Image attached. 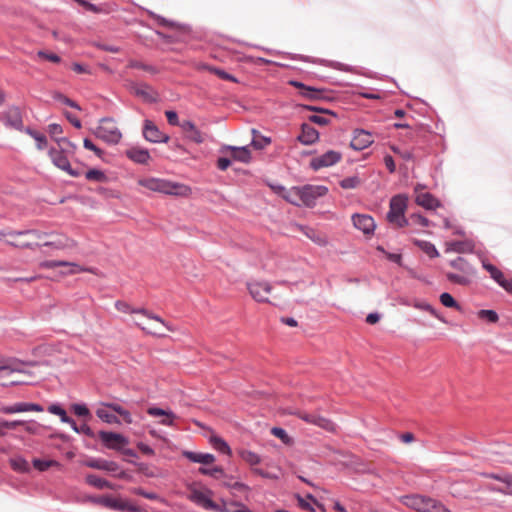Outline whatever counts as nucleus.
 Listing matches in <instances>:
<instances>
[{"label": "nucleus", "instance_id": "30", "mask_svg": "<svg viewBox=\"0 0 512 512\" xmlns=\"http://www.w3.org/2000/svg\"><path fill=\"white\" fill-rule=\"evenodd\" d=\"M415 202L427 210H434L441 206L440 201L428 192L418 194Z\"/></svg>", "mask_w": 512, "mask_h": 512}, {"label": "nucleus", "instance_id": "40", "mask_svg": "<svg viewBox=\"0 0 512 512\" xmlns=\"http://www.w3.org/2000/svg\"><path fill=\"white\" fill-rule=\"evenodd\" d=\"M198 472L202 475H207L213 477L215 479H220L223 477H227V474L224 472L223 468L220 466H215L212 468L200 467Z\"/></svg>", "mask_w": 512, "mask_h": 512}, {"label": "nucleus", "instance_id": "3", "mask_svg": "<svg viewBox=\"0 0 512 512\" xmlns=\"http://www.w3.org/2000/svg\"><path fill=\"white\" fill-rule=\"evenodd\" d=\"M139 184L151 191L168 195H181L185 186L159 178H148L139 181Z\"/></svg>", "mask_w": 512, "mask_h": 512}, {"label": "nucleus", "instance_id": "49", "mask_svg": "<svg viewBox=\"0 0 512 512\" xmlns=\"http://www.w3.org/2000/svg\"><path fill=\"white\" fill-rule=\"evenodd\" d=\"M440 302L443 306L447 307V308H455L457 310H460L461 307L460 305L458 304V302L454 299V297L448 293V292H443L440 297Z\"/></svg>", "mask_w": 512, "mask_h": 512}, {"label": "nucleus", "instance_id": "25", "mask_svg": "<svg viewBox=\"0 0 512 512\" xmlns=\"http://www.w3.org/2000/svg\"><path fill=\"white\" fill-rule=\"evenodd\" d=\"M491 478L496 479L501 482L500 485H495L491 487V490L494 492H498L501 494L512 495V476L509 474H505L503 476L491 474Z\"/></svg>", "mask_w": 512, "mask_h": 512}, {"label": "nucleus", "instance_id": "10", "mask_svg": "<svg viewBox=\"0 0 512 512\" xmlns=\"http://www.w3.org/2000/svg\"><path fill=\"white\" fill-rule=\"evenodd\" d=\"M373 142V135L370 131L361 128H356L352 133L350 147L353 150L361 151L369 147Z\"/></svg>", "mask_w": 512, "mask_h": 512}, {"label": "nucleus", "instance_id": "38", "mask_svg": "<svg viewBox=\"0 0 512 512\" xmlns=\"http://www.w3.org/2000/svg\"><path fill=\"white\" fill-rule=\"evenodd\" d=\"M23 363L20 362V361H9L3 365L0 366V372H3V373H6L7 375L8 374H11V373H27V371H25L24 369L21 368V365Z\"/></svg>", "mask_w": 512, "mask_h": 512}, {"label": "nucleus", "instance_id": "35", "mask_svg": "<svg viewBox=\"0 0 512 512\" xmlns=\"http://www.w3.org/2000/svg\"><path fill=\"white\" fill-rule=\"evenodd\" d=\"M414 244L418 246L424 253H426L430 258L439 257V251L435 247V245L429 241L425 240H414Z\"/></svg>", "mask_w": 512, "mask_h": 512}, {"label": "nucleus", "instance_id": "55", "mask_svg": "<svg viewBox=\"0 0 512 512\" xmlns=\"http://www.w3.org/2000/svg\"><path fill=\"white\" fill-rule=\"evenodd\" d=\"M53 99L63 103L64 105H67V106H69L71 108H74V109H77V110H81V107L79 106V104L77 102H75L74 100L68 98L67 96H65L64 94H62L60 92H56L53 95Z\"/></svg>", "mask_w": 512, "mask_h": 512}, {"label": "nucleus", "instance_id": "50", "mask_svg": "<svg viewBox=\"0 0 512 512\" xmlns=\"http://www.w3.org/2000/svg\"><path fill=\"white\" fill-rule=\"evenodd\" d=\"M478 317L488 323H496L499 316L495 310L492 309H481L478 311Z\"/></svg>", "mask_w": 512, "mask_h": 512}, {"label": "nucleus", "instance_id": "51", "mask_svg": "<svg viewBox=\"0 0 512 512\" xmlns=\"http://www.w3.org/2000/svg\"><path fill=\"white\" fill-rule=\"evenodd\" d=\"M131 313H141V314L145 315L146 317H148L149 319H153V320L160 322L163 326H165L167 328L168 331L173 330L160 316L149 312L145 308L134 309L131 311Z\"/></svg>", "mask_w": 512, "mask_h": 512}, {"label": "nucleus", "instance_id": "6", "mask_svg": "<svg viewBox=\"0 0 512 512\" xmlns=\"http://www.w3.org/2000/svg\"><path fill=\"white\" fill-rule=\"evenodd\" d=\"M327 192L328 188L323 185H304L299 187L300 206L314 207L317 199L326 195Z\"/></svg>", "mask_w": 512, "mask_h": 512}, {"label": "nucleus", "instance_id": "44", "mask_svg": "<svg viewBox=\"0 0 512 512\" xmlns=\"http://www.w3.org/2000/svg\"><path fill=\"white\" fill-rule=\"evenodd\" d=\"M8 235L10 236H24V235H29V236H32L33 238L37 239V240H42L44 239L45 237L48 236V233L46 232H42V231H39V230H34V229H27V230H20V231H11L8 233Z\"/></svg>", "mask_w": 512, "mask_h": 512}, {"label": "nucleus", "instance_id": "27", "mask_svg": "<svg viewBox=\"0 0 512 512\" xmlns=\"http://www.w3.org/2000/svg\"><path fill=\"white\" fill-rule=\"evenodd\" d=\"M125 155L137 164H147L151 158L149 151L140 147H132L126 150Z\"/></svg>", "mask_w": 512, "mask_h": 512}, {"label": "nucleus", "instance_id": "33", "mask_svg": "<svg viewBox=\"0 0 512 512\" xmlns=\"http://www.w3.org/2000/svg\"><path fill=\"white\" fill-rule=\"evenodd\" d=\"M95 413L100 420L107 424H121L119 418L115 414L109 412L108 408L100 406L99 408L96 409Z\"/></svg>", "mask_w": 512, "mask_h": 512}, {"label": "nucleus", "instance_id": "13", "mask_svg": "<svg viewBox=\"0 0 512 512\" xmlns=\"http://www.w3.org/2000/svg\"><path fill=\"white\" fill-rule=\"evenodd\" d=\"M482 267L490 274V277L507 292H512V279H505L502 271L493 264L482 260Z\"/></svg>", "mask_w": 512, "mask_h": 512}, {"label": "nucleus", "instance_id": "17", "mask_svg": "<svg viewBox=\"0 0 512 512\" xmlns=\"http://www.w3.org/2000/svg\"><path fill=\"white\" fill-rule=\"evenodd\" d=\"M353 225L364 234L373 233L376 224L372 216L366 214H354L352 217Z\"/></svg>", "mask_w": 512, "mask_h": 512}, {"label": "nucleus", "instance_id": "48", "mask_svg": "<svg viewBox=\"0 0 512 512\" xmlns=\"http://www.w3.org/2000/svg\"><path fill=\"white\" fill-rule=\"evenodd\" d=\"M252 133H253V139L251 141V145L257 149V150H262L264 149L268 144H270L271 142V139L269 137H266V136H260L259 138L256 137L258 131L256 129H252Z\"/></svg>", "mask_w": 512, "mask_h": 512}, {"label": "nucleus", "instance_id": "46", "mask_svg": "<svg viewBox=\"0 0 512 512\" xmlns=\"http://www.w3.org/2000/svg\"><path fill=\"white\" fill-rule=\"evenodd\" d=\"M146 13L151 17L153 18L154 20L157 21L158 25L160 26H163V27H169V28H175V27H178V23L175 22V21H172V20H169L159 14H156L155 12H153L152 10H146Z\"/></svg>", "mask_w": 512, "mask_h": 512}, {"label": "nucleus", "instance_id": "45", "mask_svg": "<svg viewBox=\"0 0 512 512\" xmlns=\"http://www.w3.org/2000/svg\"><path fill=\"white\" fill-rule=\"evenodd\" d=\"M223 478L225 480L222 482V486H224L225 488H228L231 490H236V491H248L249 490V487L242 482H239V481L232 482V479L234 478L233 476L227 475V477H223Z\"/></svg>", "mask_w": 512, "mask_h": 512}, {"label": "nucleus", "instance_id": "23", "mask_svg": "<svg viewBox=\"0 0 512 512\" xmlns=\"http://www.w3.org/2000/svg\"><path fill=\"white\" fill-rule=\"evenodd\" d=\"M224 150H230L232 151V159L234 161H238L241 163L248 164L250 163L252 157H251V151L249 149V146H232V145H225L222 147V151Z\"/></svg>", "mask_w": 512, "mask_h": 512}, {"label": "nucleus", "instance_id": "16", "mask_svg": "<svg viewBox=\"0 0 512 512\" xmlns=\"http://www.w3.org/2000/svg\"><path fill=\"white\" fill-rule=\"evenodd\" d=\"M88 500L94 504H99L115 511H125L128 504L121 502L111 496H90Z\"/></svg>", "mask_w": 512, "mask_h": 512}, {"label": "nucleus", "instance_id": "5", "mask_svg": "<svg viewBox=\"0 0 512 512\" xmlns=\"http://www.w3.org/2000/svg\"><path fill=\"white\" fill-rule=\"evenodd\" d=\"M94 134L108 144H117L122 138V133L114 124L113 119L109 117L100 120V125L96 128Z\"/></svg>", "mask_w": 512, "mask_h": 512}, {"label": "nucleus", "instance_id": "19", "mask_svg": "<svg viewBox=\"0 0 512 512\" xmlns=\"http://www.w3.org/2000/svg\"><path fill=\"white\" fill-rule=\"evenodd\" d=\"M301 418L305 422L314 424V425L321 427L327 431L333 432L336 430V424L324 416H321V415H318L315 413H306Z\"/></svg>", "mask_w": 512, "mask_h": 512}, {"label": "nucleus", "instance_id": "1", "mask_svg": "<svg viewBox=\"0 0 512 512\" xmlns=\"http://www.w3.org/2000/svg\"><path fill=\"white\" fill-rule=\"evenodd\" d=\"M449 265L459 272H446L445 276L449 282L461 286H467L472 283L476 271L465 258L459 256L453 260H450Z\"/></svg>", "mask_w": 512, "mask_h": 512}, {"label": "nucleus", "instance_id": "52", "mask_svg": "<svg viewBox=\"0 0 512 512\" xmlns=\"http://www.w3.org/2000/svg\"><path fill=\"white\" fill-rule=\"evenodd\" d=\"M360 183H361L360 178L358 176L354 175V176H350V177H346V178L342 179L339 182V185L343 189H355L356 187L359 186Z\"/></svg>", "mask_w": 512, "mask_h": 512}, {"label": "nucleus", "instance_id": "7", "mask_svg": "<svg viewBox=\"0 0 512 512\" xmlns=\"http://www.w3.org/2000/svg\"><path fill=\"white\" fill-rule=\"evenodd\" d=\"M98 436L103 446L110 450L119 452L123 447L129 444L128 438L117 432L101 430Z\"/></svg>", "mask_w": 512, "mask_h": 512}, {"label": "nucleus", "instance_id": "62", "mask_svg": "<svg viewBox=\"0 0 512 512\" xmlns=\"http://www.w3.org/2000/svg\"><path fill=\"white\" fill-rule=\"evenodd\" d=\"M165 115H166L167 121L170 125L180 127L181 122L179 121V117H178V114L176 111L167 110L165 112Z\"/></svg>", "mask_w": 512, "mask_h": 512}, {"label": "nucleus", "instance_id": "59", "mask_svg": "<svg viewBox=\"0 0 512 512\" xmlns=\"http://www.w3.org/2000/svg\"><path fill=\"white\" fill-rule=\"evenodd\" d=\"M377 250L384 253L386 258L393 262V263H396L398 265H401L402 264V256L401 254H398V253H390V252H387L385 251V249L381 246H378L377 247Z\"/></svg>", "mask_w": 512, "mask_h": 512}, {"label": "nucleus", "instance_id": "47", "mask_svg": "<svg viewBox=\"0 0 512 512\" xmlns=\"http://www.w3.org/2000/svg\"><path fill=\"white\" fill-rule=\"evenodd\" d=\"M47 410L49 413L59 416L62 423H65L70 417L67 415L66 410L59 403H53L49 405Z\"/></svg>", "mask_w": 512, "mask_h": 512}, {"label": "nucleus", "instance_id": "14", "mask_svg": "<svg viewBox=\"0 0 512 512\" xmlns=\"http://www.w3.org/2000/svg\"><path fill=\"white\" fill-rule=\"evenodd\" d=\"M0 411L4 414L10 415L28 411L42 412L44 411V408L38 403L17 402L12 405L2 406Z\"/></svg>", "mask_w": 512, "mask_h": 512}, {"label": "nucleus", "instance_id": "24", "mask_svg": "<svg viewBox=\"0 0 512 512\" xmlns=\"http://www.w3.org/2000/svg\"><path fill=\"white\" fill-rule=\"evenodd\" d=\"M48 154L50 156L52 163L56 167H58L59 169H61L63 171L68 170V168L70 166V162H69L67 156L65 155V151H64L63 147L59 150L52 147L49 149Z\"/></svg>", "mask_w": 512, "mask_h": 512}, {"label": "nucleus", "instance_id": "21", "mask_svg": "<svg viewBox=\"0 0 512 512\" xmlns=\"http://www.w3.org/2000/svg\"><path fill=\"white\" fill-rule=\"evenodd\" d=\"M180 128L185 134V137L197 144H201L204 142V137L201 131L195 126V124L190 120L181 121Z\"/></svg>", "mask_w": 512, "mask_h": 512}, {"label": "nucleus", "instance_id": "15", "mask_svg": "<svg viewBox=\"0 0 512 512\" xmlns=\"http://www.w3.org/2000/svg\"><path fill=\"white\" fill-rule=\"evenodd\" d=\"M213 492L210 489H207L206 493L197 489H193L190 494V500L195 504L203 507L206 510L209 509H218V504L212 501L209 498V495H212Z\"/></svg>", "mask_w": 512, "mask_h": 512}, {"label": "nucleus", "instance_id": "53", "mask_svg": "<svg viewBox=\"0 0 512 512\" xmlns=\"http://www.w3.org/2000/svg\"><path fill=\"white\" fill-rule=\"evenodd\" d=\"M147 414L153 417H176L172 410H165L160 407H149Z\"/></svg>", "mask_w": 512, "mask_h": 512}, {"label": "nucleus", "instance_id": "32", "mask_svg": "<svg viewBox=\"0 0 512 512\" xmlns=\"http://www.w3.org/2000/svg\"><path fill=\"white\" fill-rule=\"evenodd\" d=\"M422 512H452L442 502L427 496L426 503Z\"/></svg>", "mask_w": 512, "mask_h": 512}, {"label": "nucleus", "instance_id": "37", "mask_svg": "<svg viewBox=\"0 0 512 512\" xmlns=\"http://www.w3.org/2000/svg\"><path fill=\"white\" fill-rule=\"evenodd\" d=\"M210 443L212 444V446L214 447L215 450H217L218 452H220L222 454L229 455L231 453L230 446L220 436H212L210 438Z\"/></svg>", "mask_w": 512, "mask_h": 512}, {"label": "nucleus", "instance_id": "34", "mask_svg": "<svg viewBox=\"0 0 512 512\" xmlns=\"http://www.w3.org/2000/svg\"><path fill=\"white\" fill-rule=\"evenodd\" d=\"M10 466L16 472L28 473L30 471V465L23 456H16L9 460Z\"/></svg>", "mask_w": 512, "mask_h": 512}, {"label": "nucleus", "instance_id": "9", "mask_svg": "<svg viewBox=\"0 0 512 512\" xmlns=\"http://www.w3.org/2000/svg\"><path fill=\"white\" fill-rule=\"evenodd\" d=\"M247 289L251 297L257 302H268V295L271 293V285L267 281H249Z\"/></svg>", "mask_w": 512, "mask_h": 512}, {"label": "nucleus", "instance_id": "4", "mask_svg": "<svg viewBox=\"0 0 512 512\" xmlns=\"http://www.w3.org/2000/svg\"><path fill=\"white\" fill-rule=\"evenodd\" d=\"M83 465L89 468L109 472L119 479H131V476L126 471L122 470L120 465L115 461L102 458H89L83 461Z\"/></svg>", "mask_w": 512, "mask_h": 512}, {"label": "nucleus", "instance_id": "22", "mask_svg": "<svg viewBox=\"0 0 512 512\" xmlns=\"http://www.w3.org/2000/svg\"><path fill=\"white\" fill-rule=\"evenodd\" d=\"M297 140L303 145H312L319 140V132L312 125L303 123Z\"/></svg>", "mask_w": 512, "mask_h": 512}, {"label": "nucleus", "instance_id": "18", "mask_svg": "<svg viewBox=\"0 0 512 512\" xmlns=\"http://www.w3.org/2000/svg\"><path fill=\"white\" fill-rule=\"evenodd\" d=\"M76 246V242L65 235H54L52 240L42 243V247H48L55 250H67Z\"/></svg>", "mask_w": 512, "mask_h": 512}, {"label": "nucleus", "instance_id": "29", "mask_svg": "<svg viewBox=\"0 0 512 512\" xmlns=\"http://www.w3.org/2000/svg\"><path fill=\"white\" fill-rule=\"evenodd\" d=\"M183 456L193 463H199L203 465H209L215 461V456L211 453L184 451Z\"/></svg>", "mask_w": 512, "mask_h": 512}, {"label": "nucleus", "instance_id": "41", "mask_svg": "<svg viewBox=\"0 0 512 512\" xmlns=\"http://www.w3.org/2000/svg\"><path fill=\"white\" fill-rule=\"evenodd\" d=\"M239 455L242 458V460H244L251 466L258 465L261 462V457L251 450L242 449L239 451Z\"/></svg>", "mask_w": 512, "mask_h": 512}, {"label": "nucleus", "instance_id": "36", "mask_svg": "<svg viewBox=\"0 0 512 512\" xmlns=\"http://www.w3.org/2000/svg\"><path fill=\"white\" fill-rule=\"evenodd\" d=\"M85 480H86V483L89 484L90 486H93L95 488H98V489H111L112 488V485L109 481L103 479V478H100L99 476L95 475V474H88L86 477H85Z\"/></svg>", "mask_w": 512, "mask_h": 512}, {"label": "nucleus", "instance_id": "57", "mask_svg": "<svg viewBox=\"0 0 512 512\" xmlns=\"http://www.w3.org/2000/svg\"><path fill=\"white\" fill-rule=\"evenodd\" d=\"M271 434L279 438L284 444H289L291 442V437L282 427H273L271 429Z\"/></svg>", "mask_w": 512, "mask_h": 512}, {"label": "nucleus", "instance_id": "56", "mask_svg": "<svg viewBox=\"0 0 512 512\" xmlns=\"http://www.w3.org/2000/svg\"><path fill=\"white\" fill-rule=\"evenodd\" d=\"M129 67L134 68V69H141V70H144V71L152 73V74H155L158 72V70L155 66L148 65V64H145V63L137 61V60H131L129 62Z\"/></svg>", "mask_w": 512, "mask_h": 512}, {"label": "nucleus", "instance_id": "8", "mask_svg": "<svg viewBox=\"0 0 512 512\" xmlns=\"http://www.w3.org/2000/svg\"><path fill=\"white\" fill-rule=\"evenodd\" d=\"M342 154L335 150H329L322 155L316 156L310 160V168L313 171H319L322 168L330 167L338 163Z\"/></svg>", "mask_w": 512, "mask_h": 512}, {"label": "nucleus", "instance_id": "42", "mask_svg": "<svg viewBox=\"0 0 512 512\" xmlns=\"http://www.w3.org/2000/svg\"><path fill=\"white\" fill-rule=\"evenodd\" d=\"M85 177L89 181H95V182H100V183H105L108 181V177L104 173V171L96 169V168L89 169L85 173Z\"/></svg>", "mask_w": 512, "mask_h": 512}, {"label": "nucleus", "instance_id": "61", "mask_svg": "<svg viewBox=\"0 0 512 512\" xmlns=\"http://www.w3.org/2000/svg\"><path fill=\"white\" fill-rule=\"evenodd\" d=\"M55 141L59 145L60 149L62 147L64 148V151H67L68 149H71L73 151L76 149V145L66 137L55 138Z\"/></svg>", "mask_w": 512, "mask_h": 512}, {"label": "nucleus", "instance_id": "39", "mask_svg": "<svg viewBox=\"0 0 512 512\" xmlns=\"http://www.w3.org/2000/svg\"><path fill=\"white\" fill-rule=\"evenodd\" d=\"M32 464H33L34 468L40 472H44L53 466H60L59 462L56 460H52V459L46 460V459H39V458H34L32 460Z\"/></svg>", "mask_w": 512, "mask_h": 512}, {"label": "nucleus", "instance_id": "11", "mask_svg": "<svg viewBox=\"0 0 512 512\" xmlns=\"http://www.w3.org/2000/svg\"><path fill=\"white\" fill-rule=\"evenodd\" d=\"M1 121L8 127L15 130L23 129L22 113L18 106L11 105L2 113Z\"/></svg>", "mask_w": 512, "mask_h": 512}, {"label": "nucleus", "instance_id": "54", "mask_svg": "<svg viewBox=\"0 0 512 512\" xmlns=\"http://www.w3.org/2000/svg\"><path fill=\"white\" fill-rule=\"evenodd\" d=\"M71 409L78 417L86 418L91 416L90 410L85 403H74L71 405Z\"/></svg>", "mask_w": 512, "mask_h": 512}, {"label": "nucleus", "instance_id": "26", "mask_svg": "<svg viewBox=\"0 0 512 512\" xmlns=\"http://www.w3.org/2000/svg\"><path fill=\"white\" fill-rule=\"evenodd\" d=\"M131 90L136 96L143 98L147 102L153 103L156 101L155 93L152 87L146 83H132Z\"/></svg>", "mask_w": 512, "mask_h": 512}, {"label": "nucleus", "instance_id": "28", "mask_svg": "<svg viewBox=\"0 0 512 512\" xmlns=\"http://www.w3.org/2000/svg\"><path fill=\"white\" fill-rule=\"evenodd\" d=\"M41 266L46 269H54L59 266L67 267L69 270L63 272V274H74L82 271L79 265L73 262H67L62 260H46L41 263Z\"/></svg>", "mask_w": 512, "mask_h": 512}, {"label": "nucleus", "instance_id": "12", "mask_svg": "<svg viewBox=\"0 0 512 512\" xmlns=\"http://www.w3.org/2000/svg\"><path fill=\"white\" fill-rule=\"evenodd\" d=\"M143 137L151 143H167L170 137L160 131V129L151 121L145 120L143 125Z\"/></svg>", "mask_w": 512, "mask_h": 512}, {"label": "nucleus", "instance_id": "58", "mask_svg": "<svg viewBox=\"0 0 512 512\" xmlns=\"http://www.w3.org/2000/svg\"><path fill=\"white\" fill-rule=\"evenodd\" d=\"M7 242L10 245L15 246V247L28 248V249H32V250L42 247V244H40L39 242H25V241L14 242V241H9V240Z\"/></svg>", "mask_w": 512, "mask_h": 512}, {"label": "nucleus", "instance_id": "43", "mask_svg": "<svg viewBox=\"0 0 512 512\" xmlns=\"http://www.w3.org/2000/svg\"><path fill=\"white\" fill-rule=\"evenodd\" d=\"M288 203L299 207L300 206V198H299V187H292L291 189H286V192L281 197Z\"/></svg>", "mask_w": 512, "mask_h": 512}, {"label": "nucleus", "instance_id": "64", "mask_svg": "<svg viewBox=\"0 0 512 512\" xmlns=\"http://www.w3.org/2000/svg\"><path fill=\"white\" fill-rule=\"evenodd\" d=\"M410 218L417 224L421 225L422 227H429L431 225V222L428 218L424 217L421 214L414 213L410 216Z\"/></svg>", "mask_w": 512, "mask_h": 512}, {"label": "nucleus", "instance_id": "31", "mask_svg": "<svg viewBox=\"0 0 512 512\" xmlns=\"http://www.w3.org/2000/svg\"><path fill=\"white\" fill-rule=\"evenodd\" d=\"M475 245L471 240L465 241H453L449 244L448 251H454L457 253H472Z\"/></svg>", "mask_w": 512, "mask_h": 512}, {"label": "nucleus", "instance_id": "63", "mask_svg": "<svg viewBox=\"0 0 512 512\" xmlns=\"http://www.w3.org/2000/svg\"><path fill=\"white\" fill-rule=\"evenodd\" d=\"M308 120L312 123H315L317 125H320V126H326L330 123V119H328L327 117L323 116V115H310L308 117Z\"/></svg>", "mask_w": 512, "mask_h": 512}, {"label": "nucleus", "instance_id": "20", "mask_svg": "<svg viewBox=\"0 0 512 512\" xmlns=\"http://www.w3.org/2000/svg\"><path fill=\"white\" fill-rule=\"evenodd\" d=\"M427 496L421 494L403 495L399 501L406 507L413 509L417 512H422L426 503Z\"/></svg>", "mask_w": 512, "mask_h": 512}, {"label": "nucleus", "instance_id": "60", "mask_svg": "<svg viewBox=\"0 0 512 512\" xmlns=\"http://www.w3.org/2000/svg\"><path fill=\"white\" fill-rule=\"evenodd\" d=\"M210 71L223 80L237 82V79L235 76L231 75L230 73L226 72L225 70H223L221 68H211Z\"/></svg>", "mask_w": 512, "mask_h": 512}, {"label": "nucleus", "instance_id": "2", "mask_svg": "<svg viewBox=\"0 0 512 512\" xmlns=\"http://www.w3.org/2000/svg\"><path fill=\"white\" fill-rule=\"evenodd\" d=\"M407 207V197L404 195H395L390 200L387 219L390 223L396 224L399 228L409 224L404 213Z\"/></svg>", "mask_w": 512, "mask_h": 512}]
</instances>
